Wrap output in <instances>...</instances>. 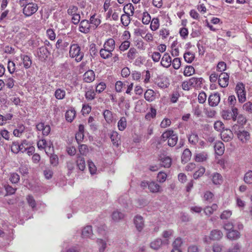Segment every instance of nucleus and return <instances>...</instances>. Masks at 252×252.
I'll use <instances>...</instances> for the list:
<instances>
[{
	"label": "nucleus",
	"mask_w": 252,
	"mask_h": 252,
	"mask_svg": "<svg viewBox=\"0 0 252 252\" xmlns=\"http://www.w3.org/2000/svg\"><path fill=\"white\" fill-rule=\"evenodd\" d=\"M203 81L202 77H191L183 82L181 87L184 91H189L192 88L199 89L202 87Z\"/></svg>",
	"instance_id": "1"
},
{
	"label": "nucleus",
	"mask_w": 252,
	"mask_h": 252,
	"mask_svg": "<svg viewBox=\"0 0 252 252\" xmlns=\"http://www.w3.org/2000/svg\"><path fill=\"white\" fill-rule=\"evenodd\" d=\"M69 56L71 58L75 59L77 62H80L83 60L84 54L78 44L71 43L69 47Z\"/></svg>",
	"instance_id": "2"
},
{
	"label": "nucleus",
	"mask_w": 252,
	"mask_h": 252,
	"mask_svg": "<svg viewBox=\"0 0 252 252\" xmlns=\"http://www.w3.org/2000/svg\"><path fill=\"white\" fill-rule=\"evenodd\" d=\"M235 91L239 102L241 103H244L246 100V92L245 85L242 83L237 84L235 87Z\"/></svg>",
	"instance_id": "3"
},
{
	"label": "nucleus",
	"mask_w": 252,
	"mask_h": 252,
	"mask_svg": "<svg viewBox=\"0 0 252 252\" xmlns=\"http://www.w3.org/2000/svg\"><path fill=\"white\" fill-rule=\"evenodd\" d=\"M37 9V4L31 2L28 5L25 6V7L23 8V12L26 16L29 17L35 13Z\"/></svg>",
	"instance_id": "4"
},
{
	"label": "nucleus",
	"mask_w": 252,
	"mask_h": 252,
	"mask_svg": "<svg viewBox=\"0 0 252 252\" xmlns=\"http://www.w3.org/2000/svg\"><path fill=\"white\" fill-rule=\"evenodd\" d=\"M37 147L40 149H45L47 154L51 152V147H52V149L53 148L52 143H48L44 139H41L37 142Z\"/></svg>",
	"instance_id": "5"
},
{
	"label": "nucleus",
	"mask_w": 252,
	"mask_h": 252,
	"mask_svg": "<svg viewBox=\"0 0 252 252\" xmlns=\"http://www.w3.org/2000/svg\"><path fill=\"white\" fill-rule=\"evenodd\" d=\"M220 100V94L216 93L210 95L208 98L209 105L211 107H215L218 105Z\"/></svg>",
	"instance_id": "6"
},
{
	"label": "nucleus",
	"mask_w": 252,
	"mask_h": 252,
	"mask_svg": "<svg viewBox=\"0 0 252 252\" xmlns=\"http://www.w3.org/2000/svg\"><path fill=\"white\" fill-rule=\"evenodd\" d=\"M70 41V39L67 37L59 38L56 42V47L58 49L65 50L69 45Z\"/></svg>",
	"instance_id": "7"
},
{
	"label": "nucleus",
	"mask_w": 252,
	"mask_h": 252,
	"mask_svg": "<svg viewBox=\"0 0 252 252\" xmlns=\"http://www.w3.org/2000/svg\"><path fill=\"white\" fill-rule=\"evenodd\" d=\"M229 75L225 72L221 73L218 79V82L220 86L222 88L226 87L229 83Z\"/></svg>",
	"instance_id": "8"
},
{
	"label": "nucleus",
	"mask_w": 252,
	"mask_h": 252,
	"mask_svg": "<svg viewBox=\"0 0 252 252\" xmlns=\"http://www.w3.org/2000/svg\"><path fill=\"white\" fill-rule=\"evenodd\" d=\"M37 55L40 60L44 61L49 56L50 52L46 47L42 46L38 49Z\"/></svg>",
	"instance_id": "9"
},
{
	"label": "nucleus",
	"mask_w": 252,
	"mask_h": 252,
	"mask_svg": "<svg viewBox=\"0 0 252 252\" xmlns=\"http://www.w3.org/2000/svg\"><path fill=\"white\" fill-rule=\"evenodd\" d=\"M91 25L89 21L87 20H82L79 24V30L84 33H88L90 32Z\"/></svg>",
	"instance_id": "10"
},
{
	"label": "nucleus",
	"mask_w": 252,
	"mask_h": 252,
	"mask_svg": "<svg viewBox=\"0 0 252 252\" xmlns=\"http://www.w3.org/2000/svg\"><path fill=\"white\" fill-rule=\"evenodd\" d=\"M169 240H164L162 241L160 239H157L151 243V247L154 250H158L162 245H168Z\"/></svg>",
	"instance_id": "11"
},
{
	"label": "nucleus",
	"mask_w": 252,
	"mask_h": 252,
	"mask_svg": "<svg viewBox=\"0 0 252 252\" xmlns=\"http://www.w3.org/2000/svg\"><path fill=\"white\" fill-rule=\"evenodd\" d=\"M233 137V134L230 129H223L221 132V139L224 142L230 141L232 139Z\"/></svg>",
	"instance_id": "12"
},
{
	"label": "nucleus",
	"mask_w": 252,
	"mask_h": 252,
	"mask_svg": "<svg viewBox=\"0 0 252 252\" xmlns=\"http://www.w3.org/2000/svg\"><path fill=\"white\" fill-rule=\"evenodd\" d=\"M234 132L237 134L238 138L243 143L246 142L250 138L249 133L247 131L239 130H235Z\"/></svg>",
	"instance_id": "13"
},
{
	"label": "nucleus",
	"mask_w": 252,
	"mask_h": 252,
	"mask_svg": "<svg viewBox=\"0 0 252 252\" xmlns=\"http://www.w3.org/2000/svg\"><path fill=\"white\" fill-rule=\"evenodd\" d=\"M172 59L168 53H165L161 58L160 64L164 67L168 68L171 65Z\"/></svg>",
	"instance_id": "14"
},
{
	"label": "nucleus",
	"mask_w": 252,
	"mask_h": 252,
	"mask_svg": "<svg viewBox=\"0 0 252 252\" xmlns=\"http://www.w3.org/2000/svg\"><path fill=\"white\" fill-rule=\"evenodd\" d=\"M134 223L137 229L139 231H141L144 225L143 217L139 215L136 216L134 219Z\"/></svg>",
	"instance_id": "15"
},
{
	"label": "nucleus",
	"mask_w": 252,
	"mask_h": 252,
	"mask_svg": "<svg viewBox=\"0 0 252 252\" xmlns=\"http://www.w3.org/2000/svg\"><path fill=\"white\" fill-rule=\"evenodd\" d=\"M95 79V74L92 70L86 71L83 75V79L85 82H92Z\"/></svg>",
	"instance_id": "16"
},
{
	"label": "nucleus",
	"mask_w": 252,
	"mask_h": 252,
	"mask_svg": "<svg viewBox=\"0 0 252 252\" xmlns=\"http://www.w3.org/2000/svg\"><path fill=\"white\" fill-rule=\"evenodd\" d=\"M110 138L113 145L118 147L120 142V136L119 135L118 133L116 131H113L110 134Z\"/></svg>",
	"instance_id": "17"
},
{
	"label": "nucleus",
	"mask_w": 252,
	"mask_h": 252,
	"mask_svg": "<svg viewBox=\"0 0 252 252\" xmlns=\"http://www.w3.org/2000/svg\"><path fill=\"white\" fill-rule=\"evenodd\" d=\"M208 154L205 152H202L195 154L194 160L198 162H201L206 161L208 158Z\"/></svg>",
	"instance_id": "18"
},
{
	"label": "nucleus",
	"mask_w": 252,
	"mask_h": 252,
	"mask_svg": "<svg viewBox=\"0 0 252 252\" xmlns=\"http://www.w3.org/2000/svg\"><path fill=\"white\" fill-rule=\"evenodd\" d=\"M125 217V214L118 210L114 211L111 215L112 220L115 222H119L123 220Z\"/></svg>",
	"instance_id": "19"
},
{
	"label": "nucleus",
	"mask_w": 252,
	"mask_h": 252,
	"mask_svg": "<svg viewBox=\"0 0 252 252\" xmlns=\"http://www.w3.org/2000/svg\"><path fill=\"white\" fill-rule=\"evenodd\" d=\"M103 47L113 52L115 48V41L112 38L107 39L104 43Z\"/></svg>",
	"instance_id": "20"
},
{
	"label": "nucleus",
	"mask_w": 252,
	"mask_h": 252,
	"mask_svg": "<svg viewBox=\"0 0 252 252\" xmlns=\"http://www.w3.org/2000/svg\"><path fill=\"white\" fill-rule=\"evenodd\" d=\"M211 180L213 183L216 185H220L222 183L223 178L219 173H214L211 176Z\"/></svg>",
	"instance_id": "21"
},
{
	"label": "nucleus",
	"mask_w": 252,
	"mask_h": 252,
	"mask_svg": "<svg viewBox=\"0 0 252 252\" xmlns=\"http://www.w3.org/2000/svg\"><path fill=\"white\" fill-rule=\"evenodd\" d=\"M223 236L222 232L218 229H214L211 231L210 234V239L216 241L220 240Z\"/></svg>",
	"instance_id": "22"
},
{
	"label": "nucleus",
	"mask_w": 252,
	"mask_h": 252,
	"mask_svg": "<svg viewBox=\"0 0 252 252\" xmlns=\"http://www.w3.org/2000/svg\"><path fill=\"white\" fill-rule=\"evenodd\" d=\"M148 189L152 193H157L161 191L160 186L154 181L149 182Z\"/></svg>",
	"instance_id": "23"
},
{
	"label": "nucleus",
	"mask_w": 252,
	"mask_h": 252,
	"mask_svg": "<svg viewBox=\"0 0 252 252\" xmlns=\"http://www.w3.org/2000/svg\"><path fill=\"white\" fill-rule=\"evenodd\" d=\"M160 165L165 168H169L171 165L172 160L170 158L166 156H160L159 158Z\"/></svg>",
	"instance_id": "24"
},
{
	"label": "nucleus",
	"mask_w": 252,
	"mask_h": 252,
	"mask_svg": "<svg viewBox=\"0 0 252 252\" xmlns=\"http://www.w3.org/2000/svg\"><path fill=\"white\" fill-rule=\"evenodd\" d=\"M227 237L228 239L231 240H237L240 237V233L237 230H232L228 231L227 233Z\"/></svg>",
	"instance_id": "25"
},
{
	"label": "nucleus",
	"mask_w": 252,
	"mask_h": 252,
	"mask_svg": "<svg viewBox=\"0 0 252 252\" xmlns=\"http://www.w3.org/2000/svg\"><path fill=\"white\" fill-rule=\"evenodd\" d=\"M20 57L21 59L22 60L24 67L26 69L29 68L32 63V61L30 57L26 55H21Z\"/></svg>",
	"instance_id": "26"
},
{
	"label": "nucleus",
	"mask_w": 252,
	"mask_h": 252,
	"mask_svg": "<svg viewBox=\"0 0 252 252\" xmlns=\"http://www.w3.org/2000/svg\"><path fill=\"white\" fill-rule=\"evenodd\" d=\"M100 57L103 59H108L112 57L113 54L112 52L103 47L99 51Z\"/></svg>",
	"instance_id": "27"
},
{
	"label": "nucleus",
	"mask_w": 252,
	"mask_h": 252,
	"mask_svg": "<svg viewBox=\"0 0 252 252\" xmlns=\"http://www.w3.org/2000/svg\"><path fill=\"white\" fill-rule=\"evenodd\" d=\"M214 149L217 155H221L224 151V146L221 142L219 141L216 143Z\"/></svg>",
	"instance_id": "28"
},
{
	"label": "nucleus",
	"mask_w": 252,
	"mask_h": 252,
	"mask_svg": "<svg viewBox=\"0 0 252 252\" xmlns=\"http://www.w3.org/2000/svg\"><path fill=\"white\" fill-rule=\"evenodd\" d=\"M144 97L149 102L153 101L155 98V92L152 90H147L144 94Z\"/></svg>",
	"instance_id": "29"
},
{
	"label": "nucleus",
	"mask_w": 252,
	"mask_h": 252,
	"mask_svg": "<svg viewBox=\"0 0 252 252\" xmlns=\"http://www.w3.org/2000/svg\"><path fill=\"white\" fill-rule=\"evenodd\" d=\"M76 115V112L74 109H70L66 111L65 113V119L68 122H71L74 120Z\"/></svg>",
	"instance_id": "30"
},
{
	"label": "nucleus",
	"mask_w": 252,
	"mask_h": 252,
	"mask_svg": "<svg viewBox=\"0 0 252 252\" xmlns=\"http://www.w3.org/2000/svg\"><path fill=\"white\" fill-rule=\"evenodd\" d=\"M93 235V230L91 226H86L82 231V235L83 237H91Z\"/></svg>",
	"instance_id": "31"
},
{
	"label": "nucleus",
	"mask_w": 252,
	"mask_h": 252,
	"mask_svg": "<svg viewBox=\"0 0 252 252\" xmlns=\"http://www.w3.org/2000/svg\"><path fill=\"white\" fill-rule=\"evenodd\" d=\"M138 52L134 47L130 48L127 53V57L129 61H133L135 59Z\"/></svg>",
	"instance_id": "32"
},
{
	"label": "nucleus",
	"mask_w": 252,
	"mask_h": 252,
	"mask_svg": "<svg viewBox=\"0 0 252 252\" xmlns=\"http://www.w3.org/2000/svg\"><path fill=\"white\" fill-rule=\"evenodd\" d=\"M218 209V205L216 204H213L211 206H207L204 208V212L207 216H210L216 211Z\"/></svg>",
	"instance_id": "33"
},
{
	"label": "nucleus",
	"mask_w": 252,
	"mask_h": 252,
	"mask_svg": "<svg viewBox=\"0 0 252 252\" xmlns=\"http://www.w3.org/2000/svg\"><path fill=\"white\" fill-rule=\"evenodd\" d=\"M159 27V21L158 18H154L151 21L150 29L152 31H157Z\"/></svg>",
	"instance_id": "34"
},
{
	"label": "nucleus",
	"mask_w": 252,
	"mask_h": 252,
	"mask_svg": "<svg viewBox=\"0 0 252 252\" xmlns=\"http://www.w3.org/2000/svg\"><path fill=\"white\" fill-rule=\"evenodd\" d=\"M189 142L192 144L196 145L199 142V137L196 133H191L188 136Z\"/></svg>",
	"instance_id": "35"
},
{
	"label": "nucleus",
	"mask_w": 252,
	"mask_h": 252,
	"mask_svg": "<svg viewBox=\"0 0 252 252\" xmlns=\"http://www.w3.org/2000/svg\"><path fill=\"white\" fill-rule=\"evenodd\" d=\"M76 163L77 167L80 170L83 171L85 169L86 164L85 159L83 157L78 156L76 160Z\"/></svg>",
	"instance_id": "36"
},
{
	"label": "nucleus",
	"mask_w": 252,
	"mask_h": 252,
	"mask_svg": "<svg viewBox=\"0 0 252 252\" xmlns=\"http://www.w3.org/2000/svg\"><path fill=\"white\" fill-rule=\"evenodd\" d=\"M195 73L194 67L191 65H187L184 70V75L186 77H189Z\"/></svg>",
	"instance_id": "37"
},
{
	"label": "nucleus",
	"mask_w": 252,
	"mask_h": 252,
	"mask_svg": "<svg viewBox=\"0 0 252 252\" xmlns=\"http://www.w3.org/2000/svg\"><path fill=\"white\" fill-rule=\"evenodd\" d=\"M126 14H123L121 17V21L122 24L124 26H127L129 25L130 19V14L125 12Z\"/></svg>",
	"instance_id": "38"
},
{
	"label": "nucleus",
	"mask_w": 252,
	"mask_h": 252,
	"mask_svg": "<svg viewBox=\"0 0 252 252\" xmlns=\"http://www.w3.org/2000/svg\"><path fill=\"white\" fill-rule=\"evenodd\" d=\"M9 180L12 184H17L20 181V176L17 173H10L9 176Z\"/></svg>",
	"instance_id": "39"
},
{
	"label": "nucleus",
	"mask_w": 252,
	"mask_h": 252,
	"mask_svg": "<svg viewBox=\"0 0 252 252\" xmlns=\"http://www.w3.org/2000/svg\"><path fill=\"white\" fill-rule=\"evenodd\" d=\"M178 138V136L176 134L173 132L172 134H171V136L169 138L168 140V145L170 147H173L175 146L177 144Z\"/></svg>",
	"instance_id": "40"
},
{
	"label": "nucleus",
	"mask_w": 252,
	"mask_h": 252,
	"mask_svg": "<svg viewBox=\"0 0 252 252\" xmlns=\"http://www.w3.org/2000/svg\"><path fill=\"white\" fill-rule=\"evenodd\" d=\"M65 91L61 89H58L55 92L54 95L58 99H63L65 97Z\"/></svg>",
	"instance_id": "41"
},
{
	"label": "nucleus",
	"mask_w": 252,
	"mask_h": 252,
	"mask_svg": "<svg viewBox=\"0 0 252 252\" xmlns=\"http://www.w3.org/2000/svg\"><path fill=\"white\" fill-rule=\"evenodd\" d=\"M204 112L206 116L210 118L215 117L217 114L216 111L214 109L209 107L204 108Z\"/></svg>",
	"instance_id": "42"
},
{
	"label": "nucleus",
	"mask_w": 252,
	"mask_h": 252,
	"mask_svg": "<svg viewBox=\"0 0 252 252\" xmlns=\"http://www.w3.org/2000/svg\"><path fill=\"white\" fill-rule=\"evenodd\" d=\"M126 120L124 117H122L118 123V129L121 131H123L126 127Z\"/></svg>",
	"instance_id": "43"
},
{
	"label": "nucleus",
	"mask_w": 252,
	"mask_h": 252,
	"mask_svg": "<svg viewBox=\"0 0 252 252\" xmlns=\"http://www.w3.org/2000/svg\"><path fill=\"white\" fill-rule=\"evenodd\" d=\"M191 156V153L189 149H185L182 154V160L187 162L189 161Z\"/></svg>",
	"instance_id": "44"
},
{
	"label": "nucleus",
	"mask_w": 252,
	"mask_h": 252,
	"mask_svg": "<svg viewBox=\"0 0 252 252\" xmlns=\"http://www.w3.org/2000/svg\"><path fill=\"white\" fill-rule=\"evenodd\" d=\"M244 181L247 184H252V171L249 170L244 177Z\"/></svg>",
	"instance_id": "45"
},
{
	"label": "nucleus",
	"mask_w": 252,
	"mask_h": 252,
	"mask_svg": "<svg viewBox=\"0 0 252 252\" xmlns=\"http://www.w3.org/2000/svg\"><path fill=\"white\" fill-rule=\"evenodd\" d=\"M157 85L160 88H166L169 85V83L163 79H158L156 81Z\"/></svg>",
	"instance_id": "46"
},
{
	"label": "nucleus",
	"mask_w": 252,
	"mask_h": 252,
	"mask_svg": "<svg viewBox=\"0 0 252 252\" xmlns=\"http://www.w3.org/2000/svg\"><path fill=\"white\" fill-rule=\"evenodd\" d=\"M185 61L188 63H191L194 59V55L189 52H186L184 55Z\"/></svg>",
	"instance_id": "47"
},
{
	"label": "nucleus",
	"mask_w": 252,
	"mask_h": 252,
	"mask_svg": "<svg viewBox=\"0 0 252 252\" xmlns=\"http://www.w3.org/2000/svg\"><path fill=\"white\" fill-rule=\"evenodd\" d=\"M205 172V168L203 166H200L197 171L193 174V177L194 179H197L201 177Z\"/></svg>",
	"instance_id": "48"
},
{
	"label": "nucleus",
	"mask_w": 252,
	"mask_h": 252,
	"mask_svg": "<svg viewBox=\"0 0 252 252\" xmlns=\"http://www.w3.org/2000/svg\"><path fill=\"white\" fill-rule=\"evenodd\" d=\"M151 20V16L148 12H144L143 13L142 22L144 25H148Z\"/></svg>",
	"instance_id": "49"
},
{
	"label": "nucleus",
	"mask_w": 252,
	"mask_h": 252,
	"mask_svg": "<svg viewBox=\"0 0 252 252\" xmlns=\"http://www.w3.org/2000/svg\"><path fill=\"white\" fill-rule=\"evenodd\" d=\"M89 22L90 24H91L94 25L95 26V28L97 27L101 23L100 20L96 17V15L95 14H94L90 17Z\"/></svg>",
	"instance_id": "50"
},
{
	"label": "nucleus",
	"mask_w": 252,
	"mask_h": 252,
	"mask_svg": "<svg viewBox=\"0 0 252 252\" xmlns=\"http://www.w3.org/2000/svg\"><path fill=\"white\" fill-rule=\"evenodd\" d=\"M103 116L105 120L108 123L112 122L113 119V115L110 111L108 110H105L103 112Z\"/></svg>",
	"instance_id": "51"
},
{
	"label": "nucleus",
	"mask_w": 252,
	"mask_h": 252,
	"mask_svg": "<svg viewBox=\"0 0 252 252\" xmlns=\"http://www.w3.org/2000/svg\"><path fill=\"white\" fill-rule=\"evenodd\" d=\"M130 42L128 40H126L123 41L119 46V49L121 51L124 52L127 50L130 47Z\"/></svg>",
	"instance_id": "52"
},
{
	"label": "nucleus",
	"mask_w": 252,
	"mask_h": 252,
	"mask_svg": "<svg viewBox=\"0 0 252 252\" xmlns=\"http://www.w3.org/2000/svg\"><path fill=\"white\" fill-rule=\"evenodd\" d=\"M11 151L17 154L20 151V146H19V143L18 142H13L11 146Z\"/></svg>",
	"instance_id": "53"
},
{
	"label": "nucleus",
	"mask_w": 252,
	"mask_h": 252,
	"mask_svg": "<svg viewBox=\"0 0 252 252\" xmlns=\"http://www.w3.org/2000/svg\"><path fill=\"white\" fill-rule=\"evenodd\" d=\"M144 33H141L140 35L147 42H151L154 41L153 34L151 32H147L145 36H143Z\"/></svg>",
	"instance_id": "54"
},
{
	"label": "nucleus",
	"mask_w": 252,
	"mask_h": 252,
	"mask_svg": "<svg viewBox=\"0 0 252 252\" xmlns=\"http://www.w3.org/2000/svg\"><path fill=\"white\" fill-rule=\"evenodd\" d=\"M157 114V111L156 109L151 107L150 109V112H148L145 115V119L148 120H150L152 118H154L156 117Z\"/></svg>",
	"instance_id": "55"
},
{
	"label": "nucleus",
	"mask_w": 252,
	"mask_h": 252,
	"mask_svg": "<svg viewBox=\"0 0 252 252\" xmlns=\"http://www.w3.org/2000/svg\"><path fill=\"white\" fill-rule=\"evenodd\" d=\"M172 65L173 67L176 69L177 70L179 69L181 65V59L179 58H176L172 61Z\"/></svg>",
	"instance_id": "56"
},
{
	"label": "nucleus",
	"mask_w": 252,
	"mask_h": 252,
	"mask_svg": "<svg viewBox=\"0 0 252 252\" xmlns=\"http://www.w3.org/2000/svg\"><path fill=\"white\" fill-rule=\"evenodd\" d=\"M95 92L92 89L89 90L86 92L85 97L88 100H92L95 97Z\"/></svg>",
	"instance_id": "57"
},
{
	"label": "nucleus",
	"mask_w": 252,
	"mask_h": 252,
	"mask_svg": "<svg viewBox=\"0 0 252 252\" xmlns=\"http://www.w3.org/2000/svg\"><path fill=\"white\" fill-rule=\"evenodd\" d=\"M79 151L81 155L86 156L89 152V149L87 145L81 144L79 146Z\"/></svg>",
	"instance_id": "58"
},
{
	"label": "nucleus",
	"mask_w": 252,
	"mask_h": 252,
	"mask_svg": "<svg viewBox=\"0 0 252 252\" xmlns=\"http://www.w3.org/2000/svg\"><path fill=\"white\" fill-rule=\"evenodd\" d=\"M243 109L245 111L249 113H252V102L248 101L243 105Z\"/></svg>",
	"instance_id": "59"
},
{
	"label": "nucleus",
	"mask_w": 252,
	"mask_h": 252,
	"mask_svg": "<svg viewBox=\"0 0 252 252\" xmlns=\"http://www.w3.org/2000/svg\"><path fill=\"white\" fill-rule=\"evenodd\" d=\"M88 166H89V171H90L91 174V175L95 174L96 173L97 169H96V167H95V165H94V163L91 160H89L88 161Z\"/></svg>",
	"instance_id": "60"
},
{
	"label": "nucleus",
	"mask_w": 252,
	"mask_h": 252,
	"mask_svg": "<svg viewBox=\"0 0 252 252\" xmlns=\"http://www.w3.org/2000/svg\"><path fill=\"white\" fill-rule=\"evenodd\" d=\"M50 162L53 166H56L59 163V158L56 155H51L50 157Z\"/></svg>",
	"instance_id": "61"
},
{
	"label": "nucleus",
	"mask_w": 252,
	"mask_h": 252,
	"mask_svg": "<svg viewBox=\"0 0 252 252\" xmlns=\"http://www.w3.org/2000/svg\"><path fill=\"white\" fill-rule=\"evenodd\" d=\"M167 178V175L163 172H159L157 176V180L160 183L164 182Z\"/></svg>",
	"instance_id": "62"
},
{
	"label": "nucleus",
	"mask_w": 252,
	"mask_h": 252,
	"mask_svg": "<svg viewBox=\"0 0 252 252\" xmlns=\"http://www.w3.org/2000/svg\"><path fill=\"white\" fill-rule=\"evenodd\" d=\"M214 127L216 130L220 131L224 129V125L222 122L218 121L214 123Z\"/></svg>",
	"instance_id": "63"
},
{
	"label": "nucleus",
	"mask_w": 252,
	"mask_h": 252,
	"mask_svg": "<svg viewBox=\"0 0 252 252\" xmlns=\"http://www.w3.org/2000/svg\"><path fill=\"white\" fill-rule=\"evenodd\" d=\"M97 243L99 246V251L100 252H103L106 247V243L102 239H98Z\"/></svg>",
	"instance_id": "64"
}]
</instances>
